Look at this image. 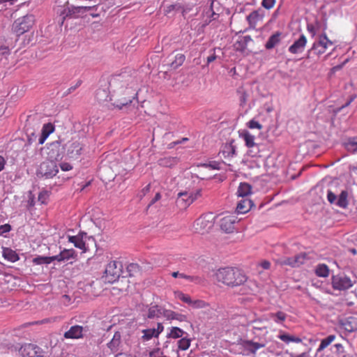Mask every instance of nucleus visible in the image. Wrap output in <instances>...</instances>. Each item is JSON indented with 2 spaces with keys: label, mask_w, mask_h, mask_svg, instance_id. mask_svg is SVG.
Wrapping results in <instances>:
<instances>
[{
  "label": "nucleus",
  "mask_w": 357,
  "mask_h": 357,
  "mask_svg": "<svg viewBox=\"0 0 357 357\" xmlns=\"http://www.w3.org/2000/svg\"><path fill=\"white\" fill-rule=\"evenodd\" d=\"M54 126L51 123H47L43 125L41 130V135L38 139V144H43L50 134L54 131Z\"/></svg>",
  "instance_id": "nucleus-19"
},
{
  "label": "nucleus",
  "mask_w": 357,
  "mask_h": 357,
  "mask_svg": "<svg viewBox=\"0 0 357 357\" xmlns=\"http://www.w3.org/2000/svg\"><path fill=\"white\" fill-rule=\"evenodd\" d=\"M177 160L176 158H164L161 160V165L165 166H171L174 163L176 162Z\"/></svg>",
  "instance_id": "nucleus-52"
},
{
  "label": "nucleus",
  "mask_w": 357,
  "mask_h": 357,
  "mask_svg": "<svg viewBox=\"0 0 357 357\" xmlns=\"http://www.w3.org/2000/svg\"><path fill=\"white\" fill-rule=\"evenodd\" d=\"M82 146L78 142H74L71 144L70 147L68 149V152L72 154V157L79 155Z\"/></svg>",
  "instance_id": "nucleus-34"
},
{
  "label": "nucleus",
  "mask_w": 357,
  "mask_h": 357,
  "mask_svg": "<svg viewBox=\"0 0 357 357\" xmlns=\"http://www.w3.org/2000/svg\"><path fill=\"white\" fill-rule=\"evenodd\" d=\"M82 326H74L64 333V337L66 339H78L82 337Z\"/></svg>",
  "instance_id": "nucleus-22"
},
{
  "label": "nucleus",
  "mask_w": 357,
  "mask_h": 357,
  "mask_svg": "<svg viewBox=\"0 0 357 357\" xmlns=\"http://www.w3.org/2000/svg\"><path fill=\"white\" fill-rule=\"evenodd\" d=\"M249 149H250V150H249L250 155L252 157L261 156L260 154H259V146H258V145L257 144H256V147L255 148H249Z\"/></svg>",
  "instance_id": "nucleus-55"
},
{
  "label": "nucleus",
  "mask_w": 357,
  "mask_h": 357,
  "mask_svg": "<svg viewBox=\"0 0 357 357\" xmlns=\"http://www.w3.org/2000/svg\"><path fill=\"white\" fill-rule=\"evenodd\" d=\"M332 286L337 290H347L353 286V282L347 276L335 275L332 278Z\"/></svg>",
  "instance_id": "nucleus-11"
},
{
  "label": "nucleus",
  "mask_w": 357,
  "mask_h": 357,
  "mask_svg": "<svg viewBox=\"0 0 357 357\" xmlns=\"http://www.w3.org/2000/svg\"><path fill=\"white\" fill-rule=\"evenodd\" d=\"M217 56L215 54V52H213V54H212L211 55H210L209 56L207 57V63H210L211 62H213V61H215L216 59Z\"/></svg>",
  "instance_id": "nucleus-62"
},
{
  "label": "nucleus",
  "mask_w": 357,
  "mask_h": 357,
  "mask_svg": "<svg viewBox=\"0 0 357 357\" xmlns=\"http://www.w3.org/2000/svg\"><path fill=\"white\" fill-rule=\"evenodd\" d=\"M200 195V191L197 190L196 193H194L190 190L181 191L178 193L176 199V204L180 208H186L190 206L199 196Z\"/></svg>",
  "instance_id": "nucleus-8"
},
{
  "label": "nucleus",
  "mask_w": 357,
  "mask_h": 357,
  "mask_svg": "<svg viewBox=\"0 0 357 357\" xmlns=\"http://www.w3.org/2000/svg\"><path fill=\"white\" fill-rule=\"evenodd\" d=\"M252 193V186L247 183H241L238 191L237 195L238 197L243 198H248L247 197Z\"/></svg>",
  "instance_id": "nucleus-26"
},
{
  "label": "nucleus",
  "mask_w": 357,
  "mask_h": 357,
  "mask_svg": "<svg viewBox=\"0 0 357 357\" xmlns=\"http://www.w3.org/2000/svg\"><path fill=\"white\" fill-rule=\"evenodd\" d=\"M142 341H149L153 337H158L155 333V328H148L142 330Z\"/></svg>",
  "instance_id": "nucleus-35"
},
{
  "label": "nucleus",
  "mask_w": 357,
  "mask_h": 357,
  "mask_svg": "<svg viewBox=\"0 0 357 357\" xmlns=\"http://www.w3.org/2000/svg\"><path fill=\"white\" fill-rule=\"evenodd\" d=\"M294 257H282L277 259V264L281 266H289L294 268Z\"/></svg>",
  "instance_id": "nucleus-44"
},
{
  "label": "nucleus",
  "mask_w": 357,
  "mask_h": 357,
  "mask_svg": "<svg viewBox=\"0 0 357 357\" xmlns=\"http://www.w3.org/2000/svg\"><path fill=\"white\" fill-rule=\"evenodd\" d=\"M59 167L54 160H45L43 162L37 170V176L50 178L56 175Z\"/></svg>",
  "instance_id": "nucleus-7"
},
{
  "label": "nucleus",
  "mask_w": 357,
  "mask_h": 357,
  "mask_svg": "<svg viewBox=\"0 0 357 357\" xmlns=\"http://www.w3.org/2000/svg\"><path fill=\"white\" fill-rule=\"evenodd\" d=\"M184 331L178 327H172L167 337L170 338H179L183 336Z\"/></svg>",
  "instance_id": "nucleus-38"
},
{
  "label": "nucleus",
  "mask_w": 357,
  "mask_h": 357,
  "mask_svg": "<svg viewBox=\"0 0 357 357\" xmlns=\"http://www.w3.org/2000/svg\"><path fill=\"white\" fill-rule=\"evenodd\" d=\"M237 218L234 214H229L220 219V226L222 230L227 233L232 232L235 229Z\"/></svg>",
  "instance_id": "nucleus-12"
},
{
  "label": "nucleus",
  "mask_w": 357,
  "mask_h": 357,
  "mask_svg": "<svg viewBox=\"0 0 357 357\" xmlns=\"http://www.w3.org/2000/svg\"><path fill=\"white\" fill-rule=\"evenodd\" d=\"M242 346L245 349V354L249 355L250 354H255L257 351L265 347L264 344L255 342L250 340H244L242 342Z\"/></svg>",
  "instance_id": "nucleus-15"
},
{
  "label": "nucleus",
  "mask_w": 357,
  "mask_h": 357,
  "mask_svg": "<svg viewBox=\"0 0 357 357\" xmlns=\"http://www.w3.org/2000/svg\"><path fill=\"white\" fill-rule=\"evenodd\" d=\"M189 305L193 307L194 308H203L205 307V303L201 300L192 301L191 299V303H190Z\"/></svg>",
  "instance_id": "nucleus-47"
},
{
  "label": "nucleus",
  "mask_w": 357,
  "mask_h": 357,
  "mask_svg": "<svg viewBox=\"0 0 357 357\" xmlns=\"http://www.w3.org/2000/svg\"><path fill=\"white\" fill-rule=\"evenodd\" d=\"M11 230V226L9 224H5L0 226V236H6V234Z\"/></svg>",
  "instance_id": "nucleus-50"
},
{
  "label": "nucleus",
  "mask_w": 357,
  "mask_h": 357,
  "mask_svg": "<svg viewBox=\"0 0 357 357\" xmlns=\"http://www.w3.org/2000/svg\"><path fill=\"white\" fill-rule=\"evenodd\" d=\"M297 357H310V354L307 352H303L301 354H298Z\"/></svg>",
  "instance_id": "nucleus-64"
},
{
  "label": "nucleus",
  "mask_w": 357,
  "mask_h": 357,
  "mask_svg": "<svg viewBox=\"0 0 357 357\" xmlns=\"http://www.w3.org/2000/svg\"><path fill=\"white\" fill-rule=\"evenodd\" d=\"M315 273L319 277L326 278L329 275V268L324 264H319L315 268Z\"/></svg>",
  "instance_id": "nucleus-31"
},
{
  "label": "nucleus",
  "mask_w": 357,
  "mask_h": 357,
  "mask_svg": "<svg viewBox=\"0 0 357 357\" xmlns=\"http://www.w3.org/2000/svg\"><path fill=\"white\" fill-rule=\"evenodd\" d=\"M174 294L176 298L182 301L183 302L188 305L190 303H191V298L188 295L185 294L181 291H176Z\"/></svg>",
  "instance_id": "nucleus-45"
},
{
  "label": "nucleus",
  "mask_w": 357,
  "mask_h": 357,
  "mask_svg": "<svg viewBox=\"0 0 357 357\" xmlns=\"http://www.w3.org/2000/svg\"><path fill=\"white\" fill-rule=\"evenodd\" d=\"M162 317H165L167 320H178L183 321L186 319V317L182 314L175 312L170 310H167L162 307Z\"/></svg>",
  "instance_id": "nucleus-17"
},
{
  "label": "nucleus",
  "mask_w": 357,
  "mask_h": 357,
  "mask_svg": "<svg viewBox=\"0 0 357 357\" xmlns=\"http://www.w3.org/2000/svg\"><path fill=\"white\" fill-rule=\"evenodd\" d=\"M307 29L308 32L311 34L312 37H314L318 32L319 24H308L307 26Z\"/></svg>",
  "instance_id": "nucleus-46"
},
{
  "label": "nucleus",
  "mask_w": 357,
  "mask_h": 357,
  "mask_svg": "<svg viewBox=\"0 0 357 357\" xmlns=\"http://www.w3.org/2000/svg\"><path fill=\"white\" fill-rule=\"evenodd\" d=\"M56 13L60 16L59 22L63 24L66 17L71 15L72 10L69 8H65L61 6H59L56 8Z\"/></svg>",
  "instance_id": "nucleus-28"
},
{
  "label": "nucleus",
  "mask_w": 357,
  "mask_h": 357,
  "mask_svg": "<svg viewBox=\"0 0 357 357\" xmlns=\"http://www.w3.org/2000/svg\"><path fill=\"white\" fill-rule=\"evenodd\" d=\"M333 45V42L330 40L325 33L319 35L314 40L311 49L308 51V56L311 52L316 55L324 54L326 50Z\"/></svg>",
  "instance_id": "nucleus-5"
},
{
  "label": "nucleus",
  "mask_w": 357,
  "mask_h": 357,
  "mask_svg": "<svg viewBox=\"0 0 357 357\" xmlns=\"http://www.w3.org/2000/svg\"><path fill=\"white\" fill-rule=\"evenodd\" d=\"M241 324L243 325H252V330L253 333L255 334H257V332L258 331H261L263 332L264 334L267 333V329L266 327L261 325V319H250L247 320L246 322L242 321Z\"/></svg>",
  "instance_id": "nucleus-20"
},
{
  "label": "nucleus",
  "mask_w": 357,
  "mask_h": 357,
  "mask_svg": "<svg viewBox=\"0 0 357 357\" xmlns=\"http://www.w3.org/2000/svg\"><path fill=\"white\" fill-rule=\"evenodd\" d=\"M76 252L73 249H64L59 255L53 256L54 261H63L76 257Z\"/></svg>",
  "instance_id": "nucleus-16"
},
{
  "label": "nucleus",
  "mask_w": 357,
  "mask_h": 357,
  "mask_svg": "<svg viewBox=\"0 0 357 357\" xmlns=\"http://www.w3.org/2000/svg\"><path fill=\"white\" fill-rule=\"evenodd\" d=\"M60 167H61V170L64 171V172L70 171V169H73L72 165L68 162L61 163Z\"/></svg>",
  "instance_id": "nucleus-56"
},
{
  "label": "nucleus",
  "mask_w": 357,
  "mask_h": 357,
  "mask_svg": "<svg viewBox=\"0 0 357 357\" xmlns=\"http://www.w3.org/2000/svg\"><path fill=\"white\" fill-rule=\"evenodd\" d=\"M335 335H330L327 336L326 338L323 339L319 346L318 351H322L325 348H326L331 343H332L335 340Z\"/></svg>",
  "instance_id": "nucleus-36"
},
{
  "label": "nucleus",
  "mask_w": 357,
  "mask_h": 357,
  "mask_svg": "<svg viewBox=\"0 0 357 357\" xmlns=\"http://www.w3.org/2000/svg\"><path fill=\"white\" fill-rule=\"evenodd\" d=\"M33 263L36 265H41V264H50L52 261H54V258L52 257H44V256H38L33 259Z\"/></svg>",
  "instance_id": "nucleus-32"
},
{
  "label": "nucleus",
  "mask_w": 357,
  "mask_h": 357,
  "mask_svg": "<svg viewBox=\"0 0 357 357\" xmlns=\"http://www.w3.org/2000/svg\"><path fill=\"white\" fill-rule=\"evenodd\" d=\"M6 162V159L3 156L0 155V172L4 169Z\"/></svg>",
  "instance_id": "nucleus-61"
},
{
  "label": "nucleus",
  "mask_w": 357,
  "mask_h": 357,
  "mask_svg": "<svg viewBox=\"0 0 357 357\" xmlns=\"http://www.w3.org/2000/svg\"><path fill=\"white\" fill-rule=\"evenodd\" d=\"M185 56L183 54H177L175 56L174 61L172 62L171 66L174 69L177 68L178 67L181 66L183 64V63L185 61Z\"/></svg>",
  "instance_id": "nucleus-39"
},
{
  "label": "nucleus",
  "mask_w": 357,
  "mask_h": 357,
  "mask_svg": "<svg viewBox=\"0 0 357 357\" xmlns=\"http://www.w3.org/2000/svg\"><path fill=\"white\" fill-rule=\"evenodd\" d=\"M222 153L225 157H233L236 155V148L232 144H226L222 149Z\"/></svg>",
  "instance_id": "nucleus-37"
},
{
  "label": "nucleus",
  "mask_w": 357,
  "mask_h": 357,
  "mask_svg": "<svg viewBox=\"0 0 357 357\" xmlns=\"http://www.w3.org/2000/svg\"><path fill=\"white\" fill-rule=\"evenodd\" d=\"M9 52V49L7 47H0V54H7Z\"/></svg>",
  "instance_id": "nucleus-63"
},
{
  "label": "nucleus",
  "mask_w": 357,
  "mask_h": 357,
  "mask_svg": "<svg viewBox=\"0 0 357 357\" xmlns=\"http://www.w3.org/2000/svg\"><path fill=\"white\" fill-rule=\"evenodd\" d=\"M20 354L22 357H43V350L36 344H25L22 345L20 350Z\"/></svg>",
  "instance_id": "nucleus-10"
},
{
  "label": "nucleus",
  "mask_w": 357,
  "mask_h": 357,
  "mask_svg": "<svg viewBox=\"0 0 357 357\" xmlns=\"http://www.w3.org/2000/svg\"><path fill=\"white\" fill-rule=\"evenodd\" d=\"M122 264L117 261H110L106 266L104 277L105 281L113 283L116 281L121 275Z\"/></svg>",
  "instance_id": "nucleus-6"
},
{
  "label": "nucleus",
  "mask_w": 357,
  "mask_h": 357,
  "mask_svg": "<svg viewBox=\"0 0 357 357\" xmlns=\"http://www.w3.org/2000/svg\"><path fill=\"white\" fill-rule=\"evenodd\" d=\"M248 126L250 129L260 130L262 128L261 125L257 121H255V119L250 120L248 123Z\"/></svg>",
  "instance_id": "nucleus-49"
},
{
  "label": "nucleus",
  "mask_w": 357,
  "mask_h": 357,
  "mask_svg": "<svg viewBox=\"0 0 357 357\" xmlns=\"http://www.w3.org/2000/svg\"><path fill=\"white\" fill-rule=\"evenodd\" d=\"M161 199V195L160 192H157L155 195V197L153 198V199L151 201L149 204L148 205V208L151 207V205L155 204L156 202H158L159 199Z\"/></svg>",
  "instance_id": "nucleus-58"
},
{
  "label": "nucleus",
  "mask_w": 357,
  "mask_h": 357,
  "mask_svg": "<svg viewBox=\"0 0 357 357\" xmlns=\"http://www.w3.org/2000/svg\"><path fill=\"white\" fill-rule=\"evenodd\" d=\"M3 257H4V259H7L10 262H15L18 261L20 259L18 255L15 252V251L10 248H3Z\"/></svg>",
  "instance_id": "nucleus-29"
},
{
  "label": "nucleus",
  "mask_w": 357,
  "mask_h": 357,
  "mask_svg": "<svg viewBox=\"0 0 357 357\" xmlns=\"http://www.w3.org/2000/svg\"><path fill=\"white\" fill-rule=\"evenodd\" d=\"M35 22V17L33 15H26L17 19L13 24V30L17 35L20 36L29 31Z\"/></svg>",
  "instance_id": "nucleus-3"
},
{
  "label": "nucleus",
  "mask_w": 357,
  "mask_h": 357,
  "mask_svg": "<svg viewBox=\"0 0 357 357\" xmlns=\"http://www.w3.org/2000/svg\"><path fill=\"white\" fill-rule=\"evenodd\" d=\"M294 259V267H298L299 266H301V264H303L305 259H306V255L305 253H301V254H299V255H297L294 257H293Z\"/></svg>",
  "instance_id": "nucleus-40"
},
{
  "label": "nucleus",
  "mask_w": 357,
  "mask_h": 357,
  "mask_svg": "<svg viewBox=\"0 0 357 357\" xmlns=\"http://www.w3.org/2000/svg\"><path fill=\"white\" fill-rule=\"evenodd\" d=\"M214 215L213 213H207L199 218L194 224L195 232L204 234L208 233L213 227Z\"/></svg>",
  "instance_id": "nucleus-4"
},
{
  "label": "nucleus",
  "mask_w": 357,
  "mask_h": 357,
  "mask_svg": "<svg viewBox=\"0 0 357 357\" xmlns=\"http://www.w3.org/2000/svg\"><path fill=\"white\" fill-rule=\"evenodd\" d=\"M172 276L175 278H183L190 282H194L195 284H200L202 282V279L200 277L188 275L184 273H181L178 271L173 272L172 273Z\"/></svg>",
  "instance_id": "nucleus-27"
},
{
  "label": "nucleus",
  "mask_w": 357,
  "mask_h": 357,
  "mask_svg": "<svg viewBox=\"0 0 357 357\" xmlns=\"http://www.w3.org/2000/svg\"><path fill=\"white\" fill-rule=\"evenodd\" d=\"M50 192L46 190H43L40 192L38 197V202H40L42 204H46L49 199Z\"/></svg>",
  "instance_id": "nucleus-42"
},
{
  "label": "nucleus",
  "mask_w": 357,
  "mask_h": 357,
  "mask_svg": "<svg viewBox=\"0 0 357 357\" xmlns=\"http://www.w3.org/2000/svg\"><path fill=\"white\" fill-rule=\"evenodd\" d=\"M132 102V100L131 99H124V100H119L118 102H116L114 105L116 107L119 108V109H122L123 106H126L128 105L129 103H131Z\"/></svg>",
  "instance_id": "nucleus-51"
},
{
  "label": "nucleus",
  "mask_w": 357,
  "mask_h": 357,
  "mask_svg": "<svg viewBox=\"0 0 357 357\" xmlns=\"http://www.w3.org/2000/svg\"><path fill=\"white\" fill-rule=\"evenodd\" d=\"M327 199L332 204L340 208H346L348 206V192L347 190H342L338 197L331 190H328Z\"/></svg>",
  "instance_id": "nucleus-9"
},
{
  "label": "nucleus",
  "mask_w": 357,
  "mask_h": 357,
  "mask_svg": "<svg viewBox=\"0 0 357 357\" xmlns=\"http://www.w3.org/2000/svg\"><path fill=\"white\" fill-rule=\"evenodd\" d=\"M190 346V340L187 337H183L178 341V347L180 350L185 351Z\"/></svg>",
  "instance_id": "nucleus-41"
},
{
  "label": "nucleus",
  "mask_w": 357,
  "mask_h": 357,
  "mask_svg": "<svg viewBox=\"0 0 357 357\" xmlns=\"http://www.w3.org/2000/svg\"><path fill=\"white\" fill-rule=\"evenodd\" d=\"M164 326L161 323H158L157 325V328H155V333L156 335L158 337L159 335L163 331Z\"/></svg>",
  "instance_id": "nucleus-59"
},
{
  "label": "nucleus",
  "mask_w": 357,
  "mask_h": 357,
  "mask_svg": "<svg viewBox=\"0 0 357 357\" xmlns=\"http://www.w3.org/2000/svg\"><path fill=\"white\" fill-rule=\"evenodd\" d=\"M282 39V33L277 31L273 35H271L268 40H267L265 47L267 50H271L277 46L281 41Z\"/></svg>",
  "instance_id": "nucleus-23"
},
{
  "label": "nucleus",
  "mask_w": 357,
  "mask_h": 357,
  "mask_svg": "<svg viewBox=\"0 0 357 357\" xmlns=\"http://www.w3.org/2000/svg\"><path fill=\"white\" fill-rule=\"evenodd\" d=\"M121 333L119 332H116L114 334L112 339L107 344V348L110 350L109 354H114L119 351V346L121 344Z\"/></svg>",
  "instance_id": "nucleus-18"
},
{
  "label": "nucleus",
  "mask_w": 357,
  "mask_h": 357,
  "mask_svg": "<svg viewBox=\"0 0 357 357\" xmlns=\"http://www.w3.org/2000/svg\"><path fill=\"white\" fill-rule=\"evenodd\" d=\"M240 137L244 140L245 145L248 148H255V137L247 130H243L240 132Z\"/></svg>",
  "instance_id": "nucleus-25"
},
{
  "label": "nucleus",
  "mask_w": 357,
  "mask_h": 357,
  "mask_svg": "<svg viewBox=\"0 0 357 357\" xmlns=\"http://www.w3.org/2000/svg\"><path fill=\"white\" fill-rule=\"evenodd\" d=\"M275 3V0H262L261 5L266 9L272 8Z\"/></svg>",
  "instance_id": "nucleus-53"
},
{
  "label": "nucleus",
  "mask_w": 357,
  "mask_h": 357,
  "mask_svg": "<svg viewBox=\"0 0 357 357\" xmlns=\"http://www.w3.org/2000/svg\"><path fill=\"white\" fill-rule=\"evenodd\" d=\"M162 307L158 305H153L149 307L148 311V318L154 319L162 317Z\"/></svg>",
  "instance_id": "nucleus-30"
},
{
  "label": "nucleus",
  "mask_w": 357,
  "mask_h": 357,
  "mask_svg": "<svg viewBox=\"0 0 357 357\" xmlns=\"http://www.w3.org/2000/svg\"><path fill=\"white\" fill-rule=\"evenodd\" d=\"M214 1L208 0L205 6L199 8L190 3H176L167 6L166 13L175 11L181 13L189 27L199 34L208 24L219 17V14L213 9Z\"/></svg>",
  "instance_id": "nucleus-1"
},
{
  "label": "nucleus",
  "mask_w": 357,
  "mask_h": 357,
  "mask_svg": "<svg viewBox=\"0 0 357 357\" xmlns=\"http://www.w3.org/2000/svg\"><path fill=\"white\" fill-rule=\"evenodd\" d=\"M307 44V38L304 35H301L298 40L289 47V52L291 54L301 53Z\"/></svg>",
  "instance_id": "nucleus-14"
},
{
  "label": "nucleus",
  "mask_w": 357,
  "mask_h": 357,
  "mask_svg": "<svg viewBox=\"0 0 357 357\" xmlns=\"http://www.w3.org/2000/svg\"><path fill=\"white\" fill-rule=\"evenodd\" d=\"M75 10H77V12H86V11H89V10H97V6H79V7H76V8H74Z\"/></svg>",
  "instance_id": "nucleus-54"
},
{
  "label": "nucleus",
  "mask_w": 357,
  "mask_h": 357,
  "mask_svg": "<svg viewBox=\"0 0 357 357\" xmlns=\"http://www.w3.org/2000/svg\"><path fill=\"white\" fill-rule=\"evenodd\" d=\"M345 146L348 151L357 153V140L356 139H349Z\"/></svg>",
  "instance_id": "nucleus-43"
},
{
  "label": "nucleus",
  "mask_w": 357,
  "mask_h": 357,
  "mask_svg": "<svg viewBox=\"0 0 357 357\" xmlns=\"http://www.w3.org/2000/svg\"><path fill=\"white\" fill-rule=\"evenodd\" d=\"M68 241L73 243L75 247L80 249L82 252H86L88 250L86 245V239L87 235L85 233H81L76 236H68Z\"/></svg>",
  "instance_id": "nucleus-13"
},
{
  "label": "nucleus",
  "mask_w": 357,
  "mask_h": 357,
  "mask_svg": "<svg viewBox=\"0 0 357 357\" xmlns=\"http://www.w3.org/2000/svg\"><path fill=\"white\" fill-rule=\"evenodd\" d=\"M278 337L286 344H289L290 342L300 343L302 342L300 337L291 335L282 331H280Z\"/></svg>",
  "instance_id": "nucleus-24"
},
{
  "label": "nucleus",
  "mask_w": 357,
  "mask_h": 357,
  "mask_svg": "<svg viewBox=\"0 0 357 357\" xmlns=\"http://www.w3.org/2000/svg\"><path fill=\"white\" fill-rule=\"evenodd\" d=\"M270 317L277 324H282V323L285 321L287 318V314L282 312L279 311L276 313H271L270 314Z\"/></svg>",
  "instance_id": "nucleus-33"
},
{
  "label": "nucleus",
  "mask_w": 357,
  "mask_h": 357,
  "mask_svg": "<svg viewBox=\"0 0 357 357\" xmlns=\"http://www.w3.org/2000/svg\"><path fill=\"white\" fill-rule=\"evenodd\" d=\"M252 205V202L248 198L241 199L237 204L236 211L238 213H245L250 210Z\"/></svg>",
  "instance_id": "nucleus-21"
},
{
  "label": "nucleus",
  "mask_w": 357,
  "mask_h": 357,
  "mask_svg": "<svg viewBox=\"0 0 357 357\" xmlns=\"http://www.w3.org/2000/svg\"><path fill=\"white\" fill-rule=\"evenodd\" d=\"M128 271L129 272H131V271H138L139 269V267L137 264H130L128 266Z\"/></svg>",
  "instance_id": "nucleus-60"
},
{
  "label": "nucleus",
  "mask_w": 357,
  "mask_h": 357,
  "mask_svg": "<svg viewBox=\"0 0 357 357\" xmlns=\"http://www.w3.org/2000/svg\"><path fill=\"white\" fill-rule=\"evenodd\" d=\"M215 279L228 286H240L242 294H248L255 291L256 284L248 280L246 275L239 269L235 268H223L218 269L215 274Z\"/></svg>",
  "instance_id": "nucleus-2"
},
{
  "label": "nucleus",
  "mask_w": 357,
  "mask_h": 357,
  "mask_svg": "<svg viewBox=\"0 0 357 357\" xmlns=\"http://www.w3.org/2000/svg\"><path fill=\"white\" fill-rule=\"evenodd\" d=\"M259 266L264 270H268L270 268L271 263L268 261L264 260L259 264Z\"/></svg>",
  "instance_id": "nucleus-57"
},
{
  "label": "nucleus",
  "mask_w": 357,
  "mask_h": 357,
  "mask_svg": "<svg viewBox=\"0 0 357 357\" xmlns=\"http://www.w3.org/2000/svg\"><path fill=\"white\" fill-rule=\"evenodd\" d=\"M150 192V185H146L144 188L142 189L140 192L137 195V197L139 198V200H142L144 197L146 195L147 193Z\"/></svg>",
  "instance_id": "nucleus-48"
}]
</instances>
